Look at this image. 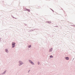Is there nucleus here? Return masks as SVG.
<instances>
[{
  "label": "nucleus",
  "mask_w": 75,
  "mask_h": 75,
  "mask_svg": "<svg viewBox=\"0 0 75 75\" xmlns=\"http://www.w3.org/2000/svg\"><path fill=\"white\" fill-rule=\"evenodd\" d=\"M24 10H25V11H27V9L25 8L24 9Z\"/></svg>",
  "instance_id": "10"
},
{
  "label": "nucleus",
  "mask_w": 75,
  "mask_h": 75,
  "mask_svg": "<svg viewBox=\"0 0 75 75\" xmlns=\"http://www.w3.org/2000/svg\"><path fill=\"white\" fill-rule=\"evenodd\" d=\"M0 75H2V74H0Z\"/></svg>",
  "instance_id": "16"
},
{
  "label": "nucleus",
  "mask_w": 75,
  "mask_h": 75,
  "mask_svg": "<svg viewBox=\"0 0 75 75\" xmlns=\"http://www.w3.org/2000/svg\"><path fill=\"white\" fill-rule=\"evenodd\" d=\"M50 58H53V56L52 55H50Z\"/></svg>",
  "instance_id": "8"
},
{
  "label": "nucleus",
  "mask_w": 75,
  "mask_h": 75,
  "mask_svg": "<svg viewBox=\"0 0 75 75\" xmlns=\"http://www.w3.org/2000/svg\"><path fill=\"white\" fill-rule=\"evenodd\" d=\"M38 65H40V62H38Z\"/></svg>",
  "instance_id": "12"
},
{
  "label": "nucleus",
  "mask_w": 75,
  "mask_h": 75,
  "mask_svg": "<svg viewBox=\"0 0 75 75\" xmlns=\"http://www.w3.org/2000/svg\"><path fill=\"white\" fill-rule=\"evenodd\" d=\"M31 47V45H30L29 46V47Z\"/></svg>",
  "instance_id": "14"
},
{
  "label": "nucleus",
  "mask_w": 75,
  "mask_h": 75,
  "mask_svg": "<svg viewBox=\"0 0 75 75\" xmlns=\"http://www.w3.org/2000/svg\"><path fill=\"white\" fill-rule=\"evenodd\" d=\"M6 72H7V70H5L4 71V72H3V73L1 74V75H3V74H5Z\"/></svg>",
  "instance_id": "4"
},
{
  "label": "nucleus",
  "mask_w": 75,
  "mask_h": 75,
  "mask_svg": "<svg viewBox=\"0 0 75 75\" xmlns=\"http://www.w3.org/2000/svg\"><path fill=\"white\" fill-rule=\"evenodd\" d=\"M31 64L33 65H34V63L33 62H32V63H31Z\"/></svg>",
  "instance_id": "9"
},
{
  "label": "nucleus",
  "mask_w": 75,
  "mask_h": 75,
  "mask_svg": "<svg viewBox=\"0 0 75 75\" xmlns=\"http://www.w3.org/2000/svg\"><path fill=\"white\" fill-rule=\"evenodd\" d=\"M27 11H29V12H30V10L28 9H27Z\"/></svg>",
  "instance_id": "11"
},
{
  "label": "nucleus",
  "mask_w": 75,
  "mask_h": 75,
  "mask_svg": "<svg viewBox=\"0 0 75 75\" xmlns=\"http://www.w3.org/2000/svg\"><path fill=\"white\" fill-rule=\"evenodd\" d=\"M52 48H51L49 50V52H52Z\"/></svg>",
  "instance_id": "6"
},
{
  "label": "nucleus",
  "mask_w": 75,
  "mask_h": 75,
  "mask_svg": "<svg viewBox=\"0 0 75 75\" xmlns=\"http://www.w3.org/2000/svg\"><path fill=\"white\" fill-rule=\"evenodd\" d=\"M30 71V70H29L28 71V73H29Z\"/></svg>",
  "instance_id": "13"
},
{
  "label": "nucleus",
  "mask_w": 75,
  "mask_h": 75,
  "mask_svg": "<svg viewBox=\"0 0 75 75\" xmlns=\"http://www.w3.org/2000/svg\"><path fill=\"white\" fill-rule=\"evenodd\" d=\"M12 47H15V44H16V43L14 42H12Z\"/></svg>",
  "instance_id": "2"
},
{
  "label": "nucleus",
  "mask_w": 75,
  "mask_h": 75,
  "mask_svg": "<svg viewBox=\"0 0 75 75\" xmlns=\"http://www.w3.org/2000/svg\"><path fill=\"white\" fill-rule=\"evenodd\" d=\"M28 48H30V47H28Z\"/></svg>",
  "instance_id": "17"
},
{
  "label": "nucleus",
  "mask_w": 75,
  "mask_h": 75,
  "mask_svg": "<svg viewBox=\"0 0 75 75\" xmlns=\"http://www.w3.org/2000/svg\"><path fill=\"white\" fill-rule=\"evenodd\" d=\"M19 66H21V65H22L23 64V62L21 61H19Z\"/></svg>",
  "instance_id": "1"
},
{
  "label": "nucleus",
  "mask_w": 75,
  "mask_h": 75,
  "mask_svg": "<svg viewBox=\"0 0 75 75\" xmlns=\"http://www.w3.org/2000/svg\"><path fill=\"white\" fill-rule=\"evenodd\" d=\"M29 62H30V63L31 64V63H32L33 62L32 61H31V60H29Z\"/></svg>",
  "instance_id": "7"
},
{
  "label": "nucleus",
  "mask_w": 75,
  "mask_h": 75,
  "mask_svg": "<svg viewBox=\"0 0 75 75\" xmlns=\"http://www.w3.org/2000/svg\"><path fill=\"white\" fill-rule=\"evenodd\" d=\"M74 58L73 59V60H74Z\"/></svg>",
  "instance_id": "15"
},
{
  "label": "nucleus",
  "mask_w": 75,
  "mask_h": 75,
  "mask_svg": "<svg viewBox=\"0 0 75 75\" xmlns=\"http://www.w3.org/2000/svg\"><path fill=\"white\" fill-rule=\"evenodd\" d=\"M65 59L66 60H69V57H65Z\"/></svg>",
  "instance_id": "3"
},
{
  "label": "nucleus",
  "mask_w": 75,
  "mask_h": 75,
  "mask_svg": "<svg viewBox=\"0 0 75 75\" xmlns=\"http://www.w3.org/2000/svg\"><path fill=\"white\" fill-rule=\"evenodd\" d=\"M5 51L6 53H8V49H5Z\"/></svg>",
  "instance_id": "5"
}]
</instances>
